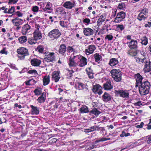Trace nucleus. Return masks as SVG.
Returning <instances> with one entry per match:
<instances>
[{
	"label": "nucleus",
	"mask_w": 151,
	"mask_h": 151,
	"mask_svg": "<svg viewBox=\"0 0 151 151\" xmlns=\"http://www.w3.org/2000/svg\"><path fill=\"white\" fill-rule=\"evenodd\" d=\"M116 26L117 29L121 31H122L125 28V27L123 24L116 25Z\"/></svg>",
	"instance_id": "obj_51"
},
{
	"label": "nucleus",
	"mask_w": 151,
	"mask_h": 151,
	"mask_svg": "<svg viewBox=\"0 0 151 151\" xmlns=\"http://www.w3.org/2000/svg\"><path fill=\"white\" fill-rule=\"evenodd\" d=\"M44 49L43 46L42 45H39L37 47L36 49L39 53L44 54Z\"/></svg>",
	"instance_id": "obj_46"
},
{
	"label": "nucleus",
	"mask_w": 151,
	"mask_h": 151,
	"mask_svg": "<svg viewBox=\"0 0 151 151\" xmlns=\"http://www.w3.org/2000/svg\"><path fill=\"white\" fill-rule=\"evenodd\" d=\"M110 138H106L105 137H103L96 140L94 142V144H96L99 142H104L107 140H110Z\"/></svg>",
	"instance_id": "obj_37"
},
{
	"label": "nucleus",
	"mask_w": 151,
	"mask_h": 151,
	"mask_svg": "<svg viewBox=\"0 0 151 151\" xmlns=\"http://www.w3.org/2000/svg\"><path fill=\"white\" fill-rule=\"evenodd\" d=\"M8 52L6 51V48H4L0 51V53L1 54H5V55H7L8 54Z\"/></svg>",
	"instance_id": "obj_63"
},
{
	"label": "nucleus",
	"mask_w": 151,
	"mask_h": 151,
	"mask_svg": "<svg viewBox=\"0 0 151 151\" xmlns=\"http://www.w3.org/2000/svg\"><path fill=\"white\" fill-rule=\"evenodd\" d=\"M103 87L104 89L106 91H110L113 88V85L110 80L107 81L104 83L103 85Z\"/></svg>",
	"instance_id": "obj_16"
},
{
	"label": "nucleus",
	"mask_w": 151,
	"mask_h": 151,
	"mask_svg": "<svg viewBox=\"0 0 151 151\" xmlns=\"http://www.w3.org/2000/svg\"><path fill=\"white\" fill-rule=\"evenodd\" d=\"M83 32L84 34L86 36H89L92 35L93 34V29L89 27L84 28Z\"/></svg>",
	"instance_id": "obj_19"
},
{
	"label": "nucleus",
	"mask_w": 151,
	"mask_h": 151,
	"mask_svg": "<svg viewBox=\"0 0 151 151\" xmlns=\"http://www.w3.org/2000/svg\"><path fill=\"white\" fill-rule=\"evenodd\" d=\"M56 14H60L62 16L65 15L66 14L65 11V9L62 7H60L57 8L56 11Z\"/></svg>",
	"instance_id": "obj_29"
},
{
	"label": "nucleus",
	"mask_w": 151,
	"mask_h": 151,
	"mask_svg": "<svg viewBox=\"0 0 151 151\" xmlns=\"http://www.w3.org/2000/svg\"><path fill=\"white\" fill-rule=\"evenodd\" d=\"M35 32H41V31L40 30V26L38 24H35Z\"/></svg>",
	"instance_id": "obj_55"
},
{
	"label": "nucleus",
	"mask_w": 151,
	"mask_h": 151,
	"mask_svg": "<svg viewBox=\"0 0 151 151\" xmlns=\"http://www.w3.org/2000/svg\"><path fill=\"white\" fill-rule=\"evenodd\" d=\"M138 50L137 49H130L128 51L127 53L129 55L132 57L136 56L138 54Z\"/></svg>",
	"instance_id": "obj_24"
},
{
	"label": "nucleus",
	"mask_w": 151,
	"mask_h": 151,
	"mask_svg": "<svg viewBox=\"0 0 151 151\" xmlns=\"http://www.w3.org/2000/svg\"><path fill=\"white\" fill-rule=\"evenodd\" d=\"M118 60L115 58H112L111 59L109 63V64L111 66L113 67L118 64Z\"/></svg>",
	"instance_id": "obj_30"
},
{
	"label": "nucleus",
	"mask_w": 151,
	"mask_h": 151,
	"mask_svg": "<svg viewBox=\"0 0 151 151\" xmlns=\"http://www.w3.org/2000/svg\"><path fill=\"white\" fill-rule=\"evenodd\" d=\"M140 13L143 14V15L146 16L148 13V9L146 7L143 8V9L141 10Z\"/></svg>",
	"instance_id": "obj_47"
},
{
	"label": "nucleus",
	"mask_w": 151,
	"mask_h": 151,
	"mask_svg": "<svg viewBox=\"0 0 151 151\" xmlns=\"http://www.w3.org/2000/svg\"><path fill=\"white\" fill-rule=\"evenodd\" d=\"M31 26L27 24L23 26L22 27V33L23 35H28V33L31 31Z\"/></svg>",
	"instance_id": "obj_13"
},
{
	"label": "nucleus",
	"mask_w": 151,
	"mask_h": 151,
	"mask_svg": "<svg viewBox=\"0 0 151 151\" xmlns=\"http://www.w3.org/2000/svg\"><path fill=\"white\" fill-rule=\"evenodd\" d=\"M135 61L137 63H140V64L143 63L144 61V58H140L139 57H134Z\"/></svg>",
	"instance_id": "obj_49"
},
{
	"label": "nucleus",
	"mask_w": 151,
	"mask_h": 151,
	"mask_svg": "<svg viewBox=\"0 0 151 151\" xmlns=\"http://www.w3.org/2000/svg\"><path fill=\"white\" fill-rule=\"evenodd\" d=\"M17 52L18 55V58L21 60H24L27 56L29 55L28 49L23 47L18 49Z\"/></svg>",
	"instance_id": "obj_2"
},
{
	"label": "nucleus",
	"mask_w": 151,
	"mask_h": 151,
	"mask_svg": "<svg viewBox=\"0 0 151 151\" xmlns=\"http://www.w3.org/2000/svg\"><path fill=\"white\" fill-rule=\"evenodd\" d=\"M76 57L78 58L79 60L77 63L79 66L83 67L87 64V60L86 58L81 55H77Z\"/></svg>",
	"instance_id": "obj_7"
},
{
	"label": "nucleus",
	"mask_w": 151,
	"mask_h": 151,
	"mask_svg": "<svg viewBox=\"0 0 151 151\" xmlns=\"http://www.w3.org/2000/svg\"><path fill=\"white\" fill-rule=\"evenodd\" d=\"M68 24V22L66 19H65L64 20H61L60 22V25L63 27H66Z\"/></svg>",
	"instance_id": "obj_40"
},
{
	"label": "nucleus",
	"mask_w": 151,
	"mask_h": 151,
	"mask_svg": "<svg viewBox=\"0 0 151 151\" xmlns=\"http://www.w3.org/2000/svg\"><path fill=\"white\" fill-rule=\"evenodd\" d=\"M78 86L77 88L79 90H82L84 88V85L83 83L79 82L76 81V86Z\"/></svg>",
	"instance_id": "obj_41"
},
{
	"label": "nucleus",
	"mask_w": 151,
	"mask_h": 151,
	"mask_svg": "<svg viewBox=\"0 0 151 151\" xmlns=\"http://www.w3.org/2000/svg\"><path fill=\"white\" fill-rule=\"evenodd\" d=\"M91 20L89 18H85L83 20V22L84 23H86L87 24H89L90 23Z\"/></svg>",
	"instance_id": "obj_62"
},
{
	"label": "nucleus",
	"mask_w": 151,
	"mask_h": 151,
	"mask_svg": "<svg viewBox=\"0 0 151 151\" xmlns=\"http://www.w3.org/2000/svg\"><path fill=\"white\" fill-rule=\"evenodd\" d=\"M134 78L136 80L135 87H137L139 85L141 84L143 82L142 80H143V77L139 73L134 75Z\"/></svg>",
	"instance_id": "obj_12"
},
{
	"label": "nucleus",
	"mask_w": 151,
	"mask_h": 151,
	"mask_svg": "<svg viewBox=\"0 0 151 151\" xmlns=\"http://www.w3.org/2000/svg\"><path fill=\"white\" fill-rule=\"evenodd\" d=\"M27 73L30 74H34L35 76H37L38 74V73L36 70H29Z\"/></svg>",
	"instance_id": "obj_54"
},
{
	"label": "nucleus",
	"mask_w": 151,
	"mask_h": 151,
	"mask_svg": "<svg viewBox=\"0 0 151 151\" xmlns=\"http://www.w3.org/2000/svg\"><path fill=\"white\" fill-rule=\"evenodd\" d=\"M61 33L59 30L55 29L50 31L48 34V36L52 40H57L61 35Z\"/></svg>",
	"instance_id": "obj_4"
},
{
	"label": "nucleus",
	"mask_w": 151,
	"mask_h": 151,
	"mask_svg": "<svg viewBox=\"0 0 151 151\" xmlns=\"http://www.w3.org/2000/svg\"><path fill=\"white\" fill-rule=\"evenodd\" d=\"M27 134V131H24L23 133L20 132H18L16 134V136L14 137L17 139H19L21 138H23L24 137L26 136Z\"/></svg>",
	"instance_id": "obj_26"
},
{
	"label": "nucleus",
	"mask_w": 151,
	"mask_h": 151,
	"mask_svg": "<svg viewBox=\"0 0 151 151\" xmlns=\"http://www.w3.org/2000/svg\"><path fill=\"white\" fill-rule=\"evenodd\" d=\"M60 105V102L56 101H53L49 103V108L52 110H55L57 109Z\"/></svg>",
	"instance_id": "obj_15"
},
{
	"label": "nucleus",
	"mask_w": 151,
	"mask_h": 151,
	"mask_svg": "<svg viewBox=\"0 0 151 151\" xmlns=\"http://www.w3.org/2000/svg\"><path fill=\"white\" fill-rule=\"evenodd\" d=\"M41 61L36 58H33L31 61V64L33 66H38L41 64Z\"/></svg>",
	"instance_id": "obj_27"
},
{
	"label": "nucleus",
	"mask_w": 151,
	"mask_h": 151,
	"mask_svg": "<svg viewBox=\"0 0 151 151\" xmlns=\"http://www.w3.org/2000/svg\"><path fill=\"white\" fill-rule=\"evenodd\" d=\"M102 97L103 101L105 102H107L111 101L112 98L110 94L106 92L104 93Z\"/></svg>",
	"instance_id": "obj_23"
},
{
	"label": "nucleus",
	"mask_w": 151,
	"mask_h": 151,
	"mask_svg": "<svg viewBox=\"0 0 151 151\" xmlns=\"http://www.w3.org/2000/svg\"><path fill=\"white\" fill-rule=\"evenodd\" d=\"M50 78L49 75L45 76L42 79L43 84L44 86L48 85L50 82Z\"/></svg>",
	"instance_id": "obj_31"
},
{
	"label": "nucleus",
	"mask_w": 151,
	"mask_h": 151,
	"mask_svg": "<svg viewBox=\"0 0 151 151\" xmlns=\"http://www.w3.org/2000/svg\"><path fill=\"white\" fill-rule=\"evenodd\" d=\"M101 112L99 111L97 109L94 108L89 111V114L94 115L96 117H97L101 113Z\"/></svg>",
	"instance_id": "obj_28"
},
{
	"label": "nucleus",
	"mask_w": 151,
	"mask_h": 151,
	"mask_svg": "<svg viewBox=\"0 0 151 151\" xmlns=\"http://www.w3.org/2000/svg\"><path fill=\"white\" fill-rule=\"evenodd\" d=\"M113 38V37L111 35H107L105 37V39L108 40H109L110 41L112 40Z\"/></svg>",
	"instance_id": "obj_58"
},
{
	"label": "nucleus",
	"mask_w": 151,
	"mask_h": 151,
	"mask_svg": "<svg viewBox=\"0 0 151 151\" xmlns=\"http://www.w3.org/2000/svg\"><path fill=\"white\" fill-rule=\"evenodd\" d=\"M105 16L101 15L100 17L97 22V25L99 27L102 24V22L105 21Z\"/></svg>",
	"instance_id": "obj_33"
},
{
	"label": "nucleus",
	"mask_w": 151,
	"mask_h": 151,
	"mask_svg": "<svg viewBox=\"0 0 151 151\" xmlns=\"http://www.w3.org/2000/svg\"><path fill=\"white\" fill-rule=\"evenodd\" d=\"M126 16L125 12H119L117 14L116 16L114 19L116 22L119 23L123 20Z\"/></svg>",
	"instance_id": "obj_8"
},
{
	"label": "nucleus",
	"mask_w": 151,
	"mask_h": 151,
	"mask_svg": "<svg viewBox=\"0 0 151 151\" xmlns=\"http://www.w3.org/2000/svg\"><path fill=\"white\" fill-rule=\"evenodd\" d=\"M30 107L32 109L31 111L32 113V114L36 115L39 114L40 111L39 108L37 107L36 106H34L32 105H30Z\"/></svg>",
	"instance_id": "obj_25"
},
{
	"label": "nucleus",
	"mask_w": 151,
	"mask_h": 151,
	"mask_svg": "<svg viewBox=\"0 0 151 151\" xmlns=\"http://www.w3.org/2000/svg\"><path fill=\"white\" fill-rule=\"evenodd\" d=\"M45 60L47 62H53L55 60V53L53 52H45L44 53Z\"/></svg>",
	"instance_id": "obj_5"
},
{
	"label": "nucleus",
	"mask_w": 151,
	"mask_h": 151,
	"mask_svg": "<svg viewBox=\"0 0 151 151\" xmlns=\"http://www.w3.org/2000/svg\"><path fill=\"white\" fill-rule=\"evenodd\" d=\"M102 89V87L99 84H96L93 86L92 91L95 94L97 93L99 95H101L103 92Z\"/></svg>",
	"instance_id": "obj_10"
},
{
	"label": "nucleus",
	"mask_w": 151,
	"mask_h": 151,
	"mask_svg": "<svg viewBox=\"0 0 151 151\" xmlns=\"http://www.w3.org/2000/svg\"><path fill=\"white\" fill-rule=\"evenodd\" d=\"M6 6H3L0 8V11L1 9L4 10L3 12L5 14H8V9L7 8H6Z\"/></svg>",
	"instance_id": "obj_56"
},
{
	"label": "nucleus",
	"mask_w": 151,
	"mask_h": 151,
	"mask_svg": "<svg viewBox=\"0 0 151 151\" xmlns=\"http://www.w3.org/2000/svg\"><path fill=\"white\" fill-rule=\"evenodd\" d=\"M132 135V134H130L129 133H126L124 131H122V133L120 134V136L121 137H127L129 136Z\"/></svg>",
	"instance_id": "obj_50"
},
{
	"label": "nucleus",
	"mask_w": 151,
	"mask_h": 151,
	"mask_svg": "<svg viewBox=\"0 0 151 151\" xmlns=\"http://www.w3.org/2000/svg\"><path fill=\"white\" fill-rule=\"evenodd\" d=\"M75 58L76 55H74L73 57L71 56L69 60V65L70 67L76 65V63L74 60Z\"/></svg>",
	"instance_id": "obj_35"
},
{
	"label": "nucleus",
	"mask_w": 151,
	"mask_h": 151,
	"mask_svg": "<svg viewBox=\"0 0 151 151\" xmlns=\"http://www.w3.org/2000/svg\"><path fill=\"white\" fill-rule=\"evenodd\" d=\"M94 58L95 60V62L99 63L100 60L102 59L101 56L99 53H96L93 55Z\"/></svg>",
	"instance_id": "obj_36"
},
{
	"label": "nucleus",
	"mask_w": 151,
	"mask_h": 151,
	"mask_svg": "<svg viewBox=\"0 0 151 151\" xmlns=\"http://www.w3.org/2000/svg\"><path fill=\"white\" fill-rule=\"evenodd\" d=\"M87 74L88 76V77L89 78L92 79L93 78V72H90L87 73Z\"/></svg>",
	"instance_id": "obj_64"
},
{
	"label": "nucleus",
	"mask_w": 151,
	"mask_h": 151,
	"mask_svg": "<svg viewBox=\"0 0 151 151\" xmlns=\"http://www.w3.org/2000/svg\"><path fill=\"white\" fill-rule=\"evenodd\" d=\"M144 66L143 70L145 73L149 72L151 70V62L148 58L144 57Z\"/></svg>",
	"instance_id": "obj_6"
},
{
	"label": "nucleus",
	"mask_w": 151,
	"mask_h": 151,
	"mask_svg": "<svg viewBox=\"0 0 151 151\" xmlns=\"http://www.w3.org/2000/svg\"><path fill=\"white\" fill-rule=\"evenodd\" d=\"M80 111L82 113H88L90 111L88 110V107L86 106H84L81 107L80 109Z\"/></svg>",
	"instance_id": "obj_38"
},
{
	"label": "nucleus",
	"mask_w": 151,
	"mask_h": 151,
	"mask_svg": "<svg viewBox=\"0 0 151 151\" xmlns=\"http://www.w3.org/2000/svg\"><path fill=\"white\" fill-rule=\"evenodd\" d=\"M39 9V7L37 6H33L32 8V11L34 12H37Z\"/></svg>",
	"instance_id": "obj_57"
},
{
	"label": "nucleus",
	"mask_w": 151,
	"mask_h": 151,
	"mask_svg": "<svg viewBox=\"0 0 151 151\" xmlns=\"http://www.w3.org/2000/svg\"><path fill=\"white\" fill-rule=\"evenodd\" d=\"M151 86L150 83L148 81H143L138 86L139 93L141 95H143L148 94Z\"/></svg>",
	"instance_id": "obj_1"
},
{
	"label": "nucleus",
	"mask_w": 151,
	"mask_h": 151,
	"mask_svg": "<svg viewBox=\"0 0 151 151\" xmlns=\"http://www.w3.org/2000/svg\"><path fill=\"white\" fill-rule=\"evenodd\" d=\"M27 40V37L26 36H21L19 38V42L21 44L25 43Z\"/></svg>",
	"instance_id": "obj_39"
},
{
	"label": "nucleus",
	"mask_w": 151,
	"mask_h": 151,
	"mask_svg": "<svg viewBox=\"0 0 151 151\" xmlns=\"http://www.w3.org/2000/svg\"><path fill=\"white\" fill-rule=\"evenodd\" d=\"M96 130L99 131L101 134L104 133V132L105 131L104 128L102 127H99L97 126Z\"/></svg>",
	"instance_id": "obj_53"
},
{
	"label": "nucleus",
	"mask_w": 151,
	"mask_h": 151,
	"mask_svg": "<svg viewBox=\"0 0 151 151\" xmlns=\"http://www.w3.org/2000/svg\"><path fill=\"white\" fill-rule=\"evenodd\" d=\"M127 44L130 49H137L138 48V42L136 40L132 39Z\"/></svg>",
	"instance_id": "obj_11"
},
{
	"label": "nucleus",
	"mask_w": 151,
	"mask_h": 151,
	"mask_svg": "<svg viewBox=\"0 0 151 151\" xmlns=\"http://www.w3.org/2000/svg\"><path fill=\"white\" fill-rule=\"evenodd\" d=\"M33 37L37 40L40 39L42 38V34L41 32H35L33 34Z\"/></svg>",
	"instance_id": "obj_34"
},
{
	"label": "nucleus",
	"mask_w": 151,
	"mask_h": 151,
	"mask_svg": "<svg viewBox=\"0 0 151 151\" xmlns=\"http://www.w3.org/2000/svg\"><path fill=\"white\" fill-rule=\"evenodd\" d=\"M145 16L140 13L137 17V19L139 21H141L142 20H145L146 19V17Z\"/></svg>",
	"instance_id": "obj_42"
},
{
	"label": "nucleus",
	"mask_w": 151,
	"mask_h": 151,
	"mask_svg": "<svg viewBox=\"0 0 151 151\" xmlns=\"http://www.w3.org/2000/svg\"><path fill=\"white\" fill-rule=\"evenodd\" d=\"M96 48V47L94 45H91L88 46V48L85 50L86 53L87 55H89L93 53Z\"/></svg>",
	"instance_id": "obj_18"
},
{
	"label": "nucleus",
	"mask_w": 151,
	"mask_h": 151,
	"mask_svg": "<svg viewBox=\"0 0 151 151\" xmlns=\"http://www.w3.org/2000/svg\"><path fill=\"white\" fill-rule=\"evenodd\" d=\"M8 5H9L16 4L18 1V0H8Z\"/></svg>",
	"instance_id": "obj_59"
},
{
	"label": "nucleus",
	"mask_w": 151,
	"mask_h": 151,
	"mask_svg": "<svg viewBox=\"0 0 151 151\" xmlns=\"http://www.w3.org/2000/svg\"><path fill=\"white\" fill-rule=\"evenodd\" d=\"M115 92L117 94H119L120 97L126 98L129 97V93L126 90H116Z\"/></svg>",
	"instance_id": "obj_17"
},
{
	"label": "nucleus",
	"mask_w": 151,
	"mask_h": 151,
	"mask_svg": "<svg viewBox=\"0 0 151 151\" xmlns=\"http://www.w3.org/2000/svg\"><path fill=\"white\" fill-rule=\"evenodd\" d=\"M140 40H141V41L140 42V40H138V41L142 45L146 46L148 43V38L145 36L142 37L140 39Z\"/></svg>",
	"instance_id": "obj_32"
},
{
	"label": "nucleus",
	"mask_w": 151,
	"mask_h": 151,
	"mask_svg": "<svg viewBox=\"0 0 151 151\" xmlns=\"http://www.w3.org/2000/svg\"><path fill=\"white\" fill-rule=\"evenodd\" d=\"M118 8L121 9H123L124 8H125V4L124 3H119L118 6Z\"/></svg>",
	"instance_id": "obj_60"
},
{
	"label": "nucleus",
	"mask_w": 151,
	"mask_h": 151,
	"mask_svg": "<svg viewBox=\"0 0 151 151\" xmlns=\"http://www.w3.org/2000/svg\"><path fill=\"white\" fill-rule=\"evenodd\" d=\"M110 73L114 80L116 82H119L122 80V74L119 70L113 69L112 70Z\"/></svg>",
	"instance_id": "obj_3"
},
{
	"label": "nucleus",
	"mask_w": 151,
	"mask_h": 151,
	"mask_svg": "<svg viewBox=\"0 0 151 151\" xmlns=\"http://www.w3.org/2000/svg\"><path fill=\"white\" fill-rule=\"evenodd\" d=\"M46 93L45 92L42 93L41 95L37 99L38 102L40 104L44 103L46 99Z\"/></svg>",
	"instance_id": "obj_21"
},
{
	"label": "nucleus",
	"mask_w": 151,
	"mask_h": 151,
	"mask_svg": "<svg viewBox=\"0 0 151 151\" xmlns=\"http://www.w3.org/2000/svg\"><path fill=\"white\" fill-rule=\"evenodd\" d=\"M52 4L50 2H47L44 8L43 7L42 9L43 12L46 13H50L53 11Z\"/></svg>",
	"instance_id": "obj_9"
},
{
	"label": "nucleus",
	"mask_w": 151,
	"mask_h": 151,
	"mask_svg": "<svg viewBox=\"0 0 151 151\" xmlns=\"http://www.w3.org/2000/svg\"><path fill=\"white\" fill-rule=\"evenodd\" d=\"M15 7L14 6H9L8 14H13L15 12Z\"/></svg>",
	"instance_id": "obj_48"
},
{
	"label": "nucleus",
	"mask_w": 151,
	"mask_h": 151,
	"mask_svg": "<svg viewBox=\"0 0 151 151\" xmlns=\"http://www.w3.org/2000/svg\"><path fill=\"white\" fill-rule=\"evenodd\" d=\"M74 1L73 2H71L70 1H67L64 3L63 5V6L68 9H71L75 6Z\"/></svg>",
	"instance_id": "obj_22"
},
{
	"label": "nucleus",
	"mask_w": 151,
	"mask_h": 151,
	"mask_svg": "<svg viewBox=\"0 0 151 151\" xmlns=\"http://www.w3.org/2000/svg\"><path fill=\"white\" fill-rule=\"evenodd\" d=\"M60 71H53L52 74V80H54L56 83L58 82L60 78Z\"/></svg>",
	"instance_id": "obj_14"
},
{
	"label": "nucleus",
	"mask_w": 151,
	"mask_h": 151,
	"mask_svg": "<svg viewBox=\"0 0 151 151\" xmlns=\"http://www.w3.org/2000/svg\"><path fill=\"white\" fill-rule=\"evenodd\" d=\"M42 89L40 88H36L34 91V93L36 96H39L41 94H41L42 93Z\"/></svg>",
	"instance_id": "obj_44"
},
{
	"label": "nucleus",
	"mask_w": 151,
	"mask_h": 151,
	"mask_svg": "<svg viewBox=\"0 0 151 151\" xmlns=\"http://www.w3.org/2000/svg\"><path fill=\"white\" fill-rule=\"evenodd\" d=\"M18 20H19L12 22L14 25L16 26H18L22 24L23 20L22 19Z\"/></svg>",
	"instance_id": "obj_45"
},
{
	"label": "nucleus",
	"mask_w": 151,
	"mask_h": 151,
	"mask_svg": "<svg viewBox=\"0 0 151 151\" xmlns=\"http://www.w3.org/2000/svg\"><path fill=\"white\" fill-rule=\"evenodd\" d=\"M74 45L72 46H68L67 48V51L69 53L72 52H75V49L74 48Z\"/></svg>",
	"instance_id": "obj_52"
},
{
	"label": "nucleus",
	"mask_w": 151,
	"mask_h": 151,
	"mask_svg": "<svg viewBox=\"0 0 151 151\" xmlns=\"http://www.w3.org/2000/svg\"><path fill=\"white\" fill-rule=\"evenodd\" d=\"M66 51V47L64 44H61L59 47V52L62 55L65 56V53Z\"/></svg>",
	"instance_id": "obj_20"
},
{
	"label": "nucleus",
	"mask_w": 151,
	"mask_h": 151,
	"mask_svg": "<svg viewBox=\"0 0 151 151\" xmlns=\"http://www.w3.org/2000/svg\"><path fill=\"white\" fill-rule=\"evenodd\" d=\"M37 40L36 39H34V37H31L28 38V42L29 44L33 45L36 43H37Z\"/></svg>",
	"instance_id": "obj_43"
},
{
	"label": "nucleus",
	"mask_w": 151,
	"mask_h": 151,
	"mask_svg": "<svg viewBox=\"0 0 151 151\" xmlns=\"http://www.w3.org/2000/svg\"><path fill=\"white\" fill-rule=\"evenodd\" d=\"M117 11V10L116 9L114 10H112V12L111 14V17L112 18H114L115 17Z\"/></svg>",
	"instance_id": "obj_61"
}]
</instances>
